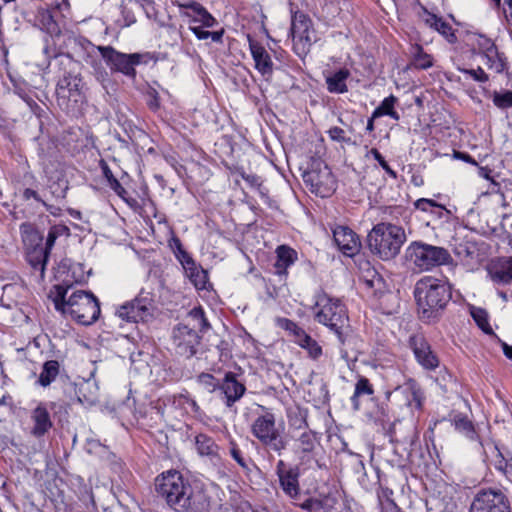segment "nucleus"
Segmentation results:
<instances>
[{"instance_id":"24","label":"nucleus","mask_w":512,"mask_h":512,"mask_svg":"<svg viewBox=\"0 0 512 512\" xmlns=\"http://www.w3.org/2000/svg\"><path fill=\"white\" fill-rule=\"evenodd\" d=\"M275 274L285 275L288 267L297 260V252L289 246L281 245L276 249Z\"/></svg>"},{"instance_id":"54","label":"nucleus","mask_w":512,"mask_h":512,"mask_svg":"<svg viewBox=\"0 0 512 512\" xmlns=\"http://www.w3.org/2000/svg\"><path fill=\"white\" fill-rule=\"evenodd\" d=\"M129 4L141 8L148 18L155 14L154 3L152 0H129Z\"/></svg>"},{"instance_id":"56","label":"nucleus","mask_w":512,"mask_h":512,"mask_svg":"<svg viewBox=\"0 0 512 512\" xmlns=\"http://www.w3.org/2000/svg\"><path fill=\"white\" fill-rule=\"evenodd\" d=\"M329 137L336 142L351 143V138L345 136V131L340 127H331L328 130Z\"/></svg>"},{"instance_id":"41","label":"nucleus","mask_w":512,"mask_h":512,"mask_svg":"<svg viewBox=\"0 0 512 512\" xmlns=\"http://www.w3.org/2000/svg\"><path fill=\"white\" fill-rule=\"evenodd\" d=\"M413 65L418 69H428L433 65L432 57L420 45L412 48Z\"/></svg>"},{"instance_id":"33","label":"nucleus","mask_w":512,"mask_h":512,"mask_svg":"<svg viewBox=\"0 0 512 512\" xmlns=\"http://www.w3.org/2000/svg\"><path fill=\"white\" fill-rule=\"evenodd\" d=\"M276 324L279 328L287 331L289 333V336L293 338V341L296 344H299L302 341V339L307 335L303 328H301L297 323L288 318L278 317L276 319Z\"/></svg>"},{"instance_id":"44","label":"nucleus","mask_w":512,"mask_h":512,"mask_svg":"<svg viewBox=\"0 0 512 512\" xmlns=\"http://www.w3.org/2000/svg\"><path fill=\"white\" fill-rule=\"evenodd\" d=\"M316 444L315 433L311 430H305L298 438V450L302 453H310Z\"/></svg>"},{"instance_id":"42","label":"nucleus","mask_w":512,"mask_h":512,"mask_svg":"<svg viewBox=\"0 0 512 512\" xmlns=\"http://www.w3.org/2000/svg\"><path fill=\"white\" fill-rule=\"evenodd\" d=\"M177 5L181 10L182 15L189 18L191 22H195L197 20L199 14L204 8V6L194 0H189L183 3L177 2Z\"/></svg>"},{"instance_id":"9","label":"nucleus","mask_w":512,"mask_h":512,"mask_svg":"<svg viewBox=\"0 0 512 512\" xmlns=\"http://www.w3.org/2000/svg\"><path fill=\"white\" fill-rule=\"evenodd\" d=\"M97 51L112 73H121L130 79L136 78L135 67L140 64H147L150 59L148 53L126 54L117 51L110 45L97 46Z\"/></svg>"},{"instance_id":"61","label":"nucleus","mask_w":512,"mask_h":512,"mask_svg":"<svg viewBox=\"0 0 512 512\" xmlns=\"http://www.w3.org/2000/svg\"><path fill=\"white\" fill-rule=\"evenodd\" d=\"M159 401H163L164 406H180L184 401L185 398L182 395L176 396H168L165 399H160Z\"/></svg>"},{"instance_id":"16","label":"nucleus","mask_w":512,"mask_h":512,"mask_svg":"<svg viewBox=\"0 0 512 512\" xmlns=\"http://www.w3.org/2000/svg\"><path fill=\"white\" fill-rule=\"evenodd\" d=\"M480 444L485 459L493 463L496 469L503 472L512 471V454L508 450L499 447L493 441L481 442Z\"/></svg>"},{"instance_id":"40","label":"nucleus","mask_w":512,"mask_h":512,"mask_svg":"<svg viewBox=\"0 0 512 512\" xmlns=\"http://www.w3.org/2000/svg\"><path fill=\"white\" fill-rule=\"evenodd\" d=\"M308 28H311L310 18L303 12L296 11L292 14L291 20V35L296 33L303 34Z\"/></svg>"},{"instance_id":"57","label":"nucleus","mask_w":512,"mask_h":512,"mask_svg":"<svg viewBox=\"0 0 512 512\" xmlns=\"http://www.w3.org/2000/svg\"><path fill=\"white\" fill-rule=\"evenodd\" d=\"M195 22H199L202 24L203 27L207 28L214 27L217 24L216 19L207 11L205 7L201 11L199 17Z\"/></svg>"},{"instance_id":"5","label":"nucleus","mask_w":512,"mask_h":512,"mask_svg":"<svg viewBox=\"0 0 512 512\" xmlns=\"http://www.w3.org/2000/svg\"><path fill=\"white\" fill-rule=\"evenodd\" d=\"M315 320L333 331L338 340L345 344L348 330L349 318L347 310L342 301L329 296L324 291L315 295Z\"/></svg>"},{"instance_id":"4","label":"nucleus","mask_w":512,"mask_h":512,"mask_svg":"<svg viewBox=\"0 0 512 512\" xmlns=\"http://www.w3.org/2000/svg\"><path fill=\"white\" fill-rule=\"evenodd\" d=\"M210 328L203 308L194 307L187 314L185 322L173 328L172 339L176 353L187 359L193 357L201 341L199 333H205Z\"/></svg>"},{"instance_id":"39","label":"nucleus","mask_w":512,"mask_h":512,"mask_svg":"<svg viewBox=\"0 0 512 512\" xmlns=\"http://www.w3.org/2000/svg\"><path fill=\"white\" fill-rule=\"evenodd\" d=\"M60 364L56 360H49L43 364L42 372L39 376V384H51L59 374Z\"/></svg>"},{"instance_id":"62","label":"nucleus","mask_w":512,"mask_h":512,"mask_svg":"<svg viewBox=\"0 0 512 512\" xmlns=\"http://www.w3.org/2000/svg\"><path fill=\"white\" fill-rule=\"evenodd\" d=\"M51 193L56 199H64L66 197V193L68 190L67 183L61 187L60 184H57V188H54V185L50 186Z\"/></svg>"},{"instance_id":"37","label":"nucleus","mask_w":512,"mask_h":512,"mask_svg":"<svg viewBox=\"0 0 512 512\" xmlns=\"http://www.w3.org/2000/svg\"><path fill=\"white\" fill-rule=\"evenodd\" d=\"M470 314L477 326L488 335H495L492 327L489 324L488 313L485 309L480 307L472 306L470 308Z\"/></svg>"},{"instance_id":"11","label":"nucleus","mask_w":512,"mask_h":512,"mask_svg":"<svg viewBox=\"0 0 512 512\" xmlns=\"http://www.w3.org/2000/svg\"><path fill=\"white\" fill-rule=\"evenodd\" d=\"M154 309L153 294L141 290L133 300L121 305L116 313L127 322H147L153 317Z\"/></svg>"},{"instance_id":"2","label":"nucleus","mask_w":512,"mask_h":512,"mask_svg":"<svg viewBox=\"0 0 512 512\" xmlns=\"http://www.w3.org/2000/svg\"><path fill=\"white\" fill-rule=\"evenodd\" d=\"M414 297L420 320L424 323H436L452 298L449 284L432 277L420 279L414 288Z\"/></svg>"},{"instance_id":"19","label":"nucleus","mask_w":512,"mask_h":512,"mask_svg":"<svg viewBox=\"0 0 512 512\" xmlns=\"http://www.w3.org/2000/svg\"><path fill=\"white\" fill-rule=\"evenodd\" d=\"M84 87L83 79L80 74H73L71 72H65L63 76L58 80L57 83V94L65 96L67 91L69 97H75V102H78V98H82V89Z\"/></svg>"},{"instance_id":"45","label":"nucleus","mask_w":512,"mask_h":512,"mask_svg":"<svg viewBox=\"0 0 512 512\" xmlns=\"http://www.w3.org/2000/svg\"><path fill=\"white\" fill-rule=\"evenodd\" d=\"M294 41V50L297 54L306 53L308 48L311 46L312 39L310 37V28H308L303 34L292 35Z\"/></svg>"},{"instance_id":"7","label":"nucleus","mask_w":512,"mask_h":512,"mask_svg":"<svg viewBox=\"0 0 512 512\" xmlns=\"http://www.w3.org/2000/svg\"><path fill=\"white\" fill-rule=\"evenodd\" d=\"M259 409L251 424V433L264 446L281 454L287 442L282 436V429L276 424V416L264 406H259Z\"/></svg>"},{"instance_id":"51","label":"nucleus","mask_w":512,"mask_h":512,"mask_svg":"<svg viewBox=\"0 0 512 512\" xmlns=\"http://www.w3.org/2000/svg\"><path fill=\"white\" fill-rule=\"evenodd\" d=\"M99 166L102 170V174L104 178L107 180L108 185L111 189L113 188H119L118 185L121 184L118 179L113 175L110 167L108 166L107 162L103 159L100 160Z\"/></svg>"},{"instance_id":"21","label":"nucleus","mask_w":512,"mask_h":512,"mask_svg":"<svg viewBox=\"0 0 512 512\" xmlns=\"http://www.w3.org/2000/svg\"><path fill=\"white\" fill-rule=\"evenodd\" d=\"M31 420L33 423L31 434L36 438L44 436L52 428L53 425L50 414L47 408L43 405H38L32 411Z\"/></svg>"},{"instance_id":"25","label":"nucleus","mask_w":512,"mask_h":512,"mask_svg":"<svg viewBox=\"0 0 512 512\" xmlns=\"http://www.w3.org/2000/svg\"><path fill=\"white\" fill-rule=\"evenodd\" d=\"M414 207L429 213L434 219H448L450 216V211L433 199L420 198L414 202Z\"/></svg>"},{"instance_id":"23","label":"nucleus","mask_w":512,"mask_h":512,"mask_svg":"<svg viewBox=\"0 0 512 512\" xmlns=\"http://www.w3.org/2000/svg\"><path fill=\"white\" fill-rule=\"evenodd\" d=\"M422 19L427 26L439 32L450 43H454L456 41V36L452 30L451 25L444 21L441 17H438L436 14L428 12L424 8Z\"/></svg>"},{"instance_id":"46","label":"nucleus","mask_w":512,"mask_h":512,"mask_svg":"<svg viewBox=\"0 0 512 512\" xmlns=\"http://www.w3.org/2000/svg\"><path fill=\"white\" fill-rule=\"evenodd\" d=\"M298 345L307 350L309 356L313 359H318L322 355L321 346L309 334H307Z\"/></svg>"},{"instance_id":"43","label":"nucleus","mask_w":512,"mask_h":512,"mask_svg":"<svg viewBox=\"0 0 512 512\" xmlns=\"http://www.w3.org/2000/svg\"><path fill=\"white\" fill-rule=\"evenodd\" d=\"M476 251L475 244L470 241L456 242L453 248L454 254L461 260L472 259Z\"/></svg>"},{"instance_id":"12","label":"nucleus","mask_w":512,"mask_h":512,"mask_svg":"<svg viewBox=\"0 0 512 512\" xmlns=\"http://www.w3.org/2000/svg\"><path fill=\"white\" fill-rule=\"evenodd\" d=\"M23 242L26 247V260L35 272H39V278L44 279L45 268L50 254L43 248V235L34 228L25 230Z\"/></svg>"},{"instance_id":"49","label":"nucleus","mask_w":512,"mask_h":512,"mask_svg":"<svg viewBox=\"0 0 512 512\" xmlns=\"http://www.w3.org/2000/svg\"><path fill=\"white\" fill-rule=\"evenodd\" d=\"M68 228L63 225L52 226L49 229L46 242L43 244V248L50 254L52 247L55 244L56 239L61 236Z\"/></svg>"},{"instance_id":"50","label":"nucleus","mask_w":512,"mask_h":512,"mask_svg":"<svg viewBox=\"0 0 512 512\" xmlns=\"http://www.w3.org/2000/svg\"><path fill=\"white\" fill-rule=\"evenodd\" d=\"M458 70L465 76L479 83H486L489 80L488 74L481 67H478L477 69H467L459 67Z\"/></svg>"},{"instance_id":"38","label":"nucleus","mask_w":512,"mask_h":512,"mask_svg":"<svg viewBox=\"0 0 512 512\" xmlns=\"http://www.w3.org/2000/svg\"><path fill=\"white\" fill-rule=\"evenodd\" d=\"M452 424L458 432L467 438L473 440L476 437L474 425L467 416L461 414L455 415L452 420Z\"/></svg>"},{"instance_id":"3","label":"nucleus","mask_w":512,"mask_h":512,"mask_svg":"<svg viewBox=\"0 0 512 512\" xmlns=\"http://www.w3.org/2000/svg\"><path fill=\"white\" fill-rule=\"evenodd\" d=\"M57 296L54 299L56 310L63 314L70 315L75 321L82 325H91L100 315V303L91 292L75 291L68 299V287L56 286Z\"/></svg>"},{"instance_id":"29","label":"nucleus","mask_w":512,"mask_h":512,"mask_svg":"<svg viewBox=\"0 0 512 512\" xmlns=\"http://www.w3.org/2000/svg\"><path fill=\"white\" fill-rule=\"evenodd\" d=\"M35 26H38L49 35H58L60 33V28L57 22L48 10L40 9L38 11L35 18Z\"/></svg>"},{"instance_id":"28","label":"nucleus","mask_w":512,"mask_h":512,"mask_svg":"<svg viewBox=\"0 0 512 512\" xmlns=\"http://www.w3.org/2000/svg\"><path fill=\"white\" fill-rule=\"evenodd\" d=\"M308 411L298 405L287 409V418L290 428L294 430H306Z\"/></svg>"},{"instance_id":"18","label":"nucleus","mask_w":512,"mask_h":512,"mask_svg":"<svg viewBox=\"0 0 512 512\" xmlns=\"http://www.w3.org/2000/svg\"><path fill=\"white\" fill-rule=\"evenodd\" d=\"M75 42L85 52L86 56L84 57V61L93 68V74L96 80L102 84L108 81V72L103 67L102 63L93 57V53L97 50V46L85 38L76 39Z\"/></svg>"},{"instance_id":"32","label":"nucleus","mask_w":512,"mask_h":512,"mask_svg":"<svg viewBox=\"0 0 512 512\" xmlns=\"http://www.w3.org/2000/svg\"><path fill=\"white\" fill-rule=\"evenodd\" d=\"M373 394L372 386H355L354 394L351 397L353 408L359 410L370 402L374 403Z\"/></svg>"},{"instance_id":"63","label":"nucleus","mask_w":512,"mask_h":512,"mask_svg":"<svg viewBox=\"0 0 512 512\" xmlns=\"http://www.w3.org/2000/svg\"><path fill=\"white\" fill-rule=\"evenodd\" d=\"M242 178L251 186L259 188L262 185L261 178L255 174H242Z\"/></svg>"},{"instance_id":"64","label":"nucleus","mask_w":512,"mask_h":512,"mask_svg":"<svg viewBox=\"0 0 512 512\" xmlns=\"http://www.w3.org/2000/svg\"><path fill=\"white\" fill-rule=\"evenodd\" d=\"M189 29L199 40H206L209 38L210 31L204 30L201 26H190Z\"/></svg>"},{"instance_id":"1","label":"nucleus","mask_w":512,"mask_h":512,"mask_svg":"<svg viewBox=\"0 0 512 512\" xmlns=\"http://www.w3.org/2000/svg\"><path fill=\"white\" fill-rule=\"evenodd\" d=\"M156 491L176 512H209L210 499L198 486L193 487L178 471L162 473L156 478Z\"/></svg>"},{"instance_id":"48","label":"nucleus","mask_w":512,"mask_h":512,"mask_svg":"<svg viewBox=\"0 0 512 512\" xmlns=\"http://www.w3.org/2000/svg\"><path fill=\"white\" fill-rule=\"evenodd\" d=\"M21 198L27 202L33 200L35 203L45 207L46 210L49 211L50 213L55 214V212L53 211L54 206L49 205L36 190H33L31 188H25L21 193Z\"/></svg>"},{"instance_id":"26","label":"nucleus","mask_w":512,"mask_h":512,"mask_svg":"<svg viewBox=\"0 0 512 512\" xmlns=\"http://www.w3.org/2000/svg\"><path fill=\"white\" fill-rule=\"evenodd\" d=\"M214 391L227 407L232 408L245 394L246 386H215Z\"/></svg>"},{"instance_id":"59","label":"nucleus","mask_w":512,"mask_h":512,"mask_svg":"<svg viewBox=\"0 0 512 512\" xmlns=\"http://www.w3.org/2000/svg\"><path fill=\"white\" fill-rule=\"evenodd\" d=\"M175 257L181 263L183 269L193 265V263L195 262L191 255L185 249L176 253Z\"/></svg>"},{"instance_id":"31","label":"nucleus","mask_w":512,"mask_h":512,"mask_svg":"<svg viewBox=\"0 0 512 512\" xmlns=\"http://www.w3.org/2000/svg\"><path fill=\"white\" fill-rule=\"evenodd\" d=\"M398 102V98L394 95H390L384 98L380 105L373 111V118H380L382 116H389L392 119L398 121L400 119L399 113L395 110V104Z\"/></svg>"},{"instance_id":"58","label":"nucleus","mask_w":512,"mask_h":512,"mask_svg":"<svg viewBox=\"0 0 512 512\" xmlns=\"http://www.w3.org/2000/svg\"><path fill=\"white\" fill-rule=\"evenodd\" d=\"M300 507L308 512H323L322 503L317 499L308 498L300 504Z\"/></svg>"},{"instance_id":"60","label":"nucleus","mask_w":512,"mask_h":512,"mask_svg":"<svg viewBox=\"0 0 512 512\" xmlns=\"http://www.w3.org/2000/svg\"><path fill=\"white\" fill-rule=\"evenodd\" d=\"M119 188H113L112 190L121 198L123 199L129 206H133L135 204H137V201L134 199V198H131V197H127V194L128 192L126 191V189L121 185L119 184L118 185Z\"/></svg>"},{"instance_id":"14","label":"nucleus","mask_w":512,"mask_h":512,"mask_svg":"<svg viewBox=\"0 0 512 512\" xmlns=\"http://www.w3.org/2000/svg\"><path fill=\"white\" fill-rule=\"evenodd\" d=\"M276 475L284 494L291 500L298 499L300 496L299 468L287 465L283 460H279L276 464Z\"/></svg>"},{"instance_id":"17","label":"nucleus","mask_w":512,"mask_h":512,"mask_svg":"<svg viewBox=\"0 0 512 512\" xmlns=\"http://www.w3.org/2000/svg\"><path fill=\"white\" fill-rule=\"evenodd\" d=\"M333 238L338 248L346 256H354L360 249V241L355 232L346 226H337L333 230Z\"/></svg>"},{"instance_id":"36","label":"nucleus","mask_w":512,"mask_h":512,"mask_svg":"<svg viewBox=\"0 0 512 512\" xmlns=\"http://www.w3.org/2000/svg\"><path fill=\"white\" fill-rule=\"evenodd\" d=\"M184 271L186 276L197 289L205 288L207 282V273L200 266H198L196 262H194L193 265L185 268Z\"/></svg>"},{"instance_id":"10","label":"nucleus","mask_w":512,"mask_h":512,"mask_svg":"<svg viewBox=\"0 0 512 512\" xmlns=\"http://www.w3.org/2000/svg\"><path fill=\"white\" fill-rule=\"evenodd\" d=\"M302 176L304 183L317 196L325 198L336 190L335 177L328 165L320 158H313Z\"/></svg>"},{"instance_id":"34","label":"nucleus","mask_w":512,"mask_h":512,"mask_svg":"<svg viewBox=\"0 0 512 512\" xmlns=\"http://www.w3.org/2000/svg\"><path fill=\"white\" fill-rule=\"evenodd\" d=\"M495 49L497 46L490 38L482 34L475 35L471 49L473 55L483 56L489 52L492 53Z\"/></svg>"},{"instance_id":"22","label":"nucleus","mask_w":512,"mask_h":512,"mask_svg":"<svg viewBox=\"0 0 512 512\" xmlns=\"http://www.w3.org/2000/svg\"><path fill=\"white\" fill-rule=\"evenodd\" d=\"M350 76V71L345 67L331 72L325 77L327 90L333 94H344L348 92L346 82Z\"/></svg>"},{"instance_id":"35","label":"nucleus","mask_w":512,"mask_h":512,"mask_svg":"<svg viewBox=\"0 0 512 512\" xmlns=\"http://www.w3.org/2000/svg\"><path fill=\"white\" fill-rule=\"evenodd\" d=\"M486 59V65L489 69L494 70L496 73H502L507 69V59L504 53H500L498 48L493 50L492 53L483 55Z\"/></svg>"},{"instance_id":"15","label":"nucleus","mask_w":512,"mask_h":512,"mask_svg":"<svg viewBox=\"0 0 512 512\" xmlns=\"http://www.w3.org/2000/svg\"><path fill=\"white\" fill-rule=\"evenodd\" d=\"M409 346L412 349L417 362L425 369L432 370L438 367L439 360L431 350V346L423 335H413L409 339Z\"/></svg>"},{"instance_id":"20","label":"nucleus","mask_w":512,"mask_h":512,"mask_svg":"<svg viewBox=\"0 0 512 512\" xmlns=\"http://www.w3.org/2000/svg\"><path fill=\"white\" fill-rule=\"evenodd\" d=\"M250 52L255 62V68L263 75L270 76L273 73V62L266 49L258 42L249 38Z\"/></svg>"},{"instance_id":"30","label":"nucleus","mask_w":512,"mask_h":512,"mask_svg":"<svg viewBox=\"0 0 512 512\" xmlns=\"http://www.w3.org/2000/svg\"><path fill=\"white\" fill-rule=\"evenodd\" d=\"M493 282L508 285L512 282V257L503 264L489 270Z\"/></svg>"},{"instance_id":"53","label":"nucleus","mask_w":512,"mask_h":512,"mask_svg":"<svg viewBox=\"0 0 512 512\" xmlns=\"http://www.w3.org/2000/svg\"><path fill=\"white\" fill-rule=\"evenodd\" d=\"M16 93L28 105L34 114L39 115L42 109L28 92L22 89H16Z\"/></svg>"},{"instance_id":"27","label":"nucleus","mask_w":512,"mask_h":512,"mask_svg":"<svg viewBox=\"0 0 512 512\" xmlns=\"http://www.w3.org/2000/svg\"><path fill=\"white\" fill-rule=\"evenodd\" d=\"M195 448L200 456L216 457L218 456V445L206 434H198L195 436Z\"/></svg>"},{"instance_id":"52","label":"nucleus","mask_w":512,"mask_h":512,"mask_svg":"<svg viewBox=\"0 0 512 512\" xmlns=\"http://www.w3.org/2000/svg\"><path fill=\"white\" fill-rule=\"evenodd\" d=\"M373 158L379 163V165L382 167V169L393 179L397 178V173L394 171L385 158L382 156V154L378 151L376 148H372L370 151Z\"/></svg>"},{"instance_id":"13","label":"nucleus","mask_w":512,"mask_h":512,"mask_svg":"<svg viewBox=\"0 0 512 512\" xmlns=\"http://www.w3.org/2000/svg\"><path fill=\"white\" fill-rule=\"evenodd\" d=\"M470 512H510V505L501 491L482 490L474 497Z\"/></svg>"},{"instance_id":"6","label":"nucleus","mask_w":512,"mask_h":512,"mask_svg":"<svg viewBox=\"0 0 512 512\" xmlns=\"http://www.w3.org/2000/svg\"><path fill=\"white\" fill-rule=\"evenodd\" d=\"M406 240L402 227L391 223L375 225L367 235V246L370 252L387 261L395 258Z\"/></svg>"},{"instance_id":"8","label":"nucleus","mask_w":512,"mask_h":512,"mask_svg":"<svg viewBox=\"0 0 512 512\" xmlns=\"http://www.w3.org/2000/svg\"><path fill=\"white\" fill-rule=\"evenodd\" d=\"M406 257L421 271H428L452 262V257L447 249L420 241L412 242L408 246Z\"/></svg>"},{"instance_id":"55","label":"nucleus","mask_w":512,"mask_h":512,"mask_svg":"<svg viewBox=\"0 0 512 512\" xmlns=\"http://www.w3.org/2000/svg\"><path fill=\"white\" fill-rule=\"evenodd\" d=\"M133 6L134 5L129 4V1L127 4L121 6V14L124 20V26H130L136 22Z\"/></svg>"},{"instance_id":"47","label":"nucleus","mask_w":512,"mask_h":512,"mask_svg":"<svg viewBox=\"0 0 512 512\" xmlns=\"http://www.w3.org/2000/svg\"><path fill=\"white\" fill-rule=\"evenodd\" d=\"M493 104L499 109H508L512 107V91L504 90L494 91L492 96Z\"/></svg>"}]
</instances>
